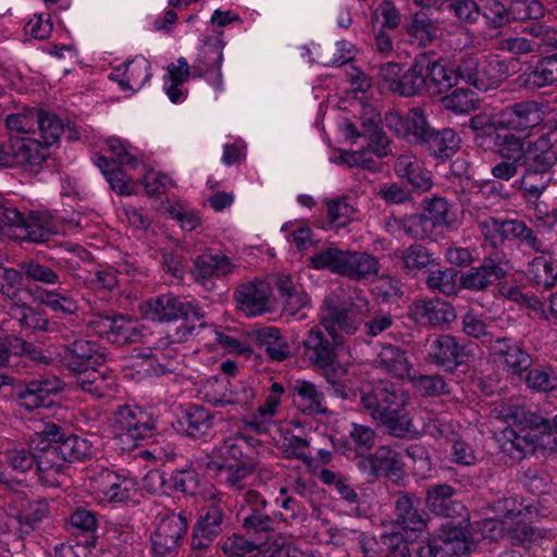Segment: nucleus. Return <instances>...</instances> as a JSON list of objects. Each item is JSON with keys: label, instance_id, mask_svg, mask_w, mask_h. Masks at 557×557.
<instances>
[{"label": "nucleus", "instance_id": "nucleus-1", "mask_svg": "<svg viewBox=\"0 0 557 557\" xmlns=\"http://www.w3.org/2000/svg\"><path fill=\"white\" fill-rule=\"evenodd\" d=\"M36 458V473L41 484L60 486L59 474L67 462L84 461L91 457V443L81 436L67 434L60 425L45 422L28 442Z\"/></svg>", "mask_w": 557, "mask_h": 557}, {"label": "nucleus", "instance_id": "nucleus-2", "mask_svg": "<svg viewBox=\"0 0 557 557\" xmlns=\"http://www.w3.org/2000/svg\"><path fill=\"white\" fill-rule=\"evenodd\" d=\"M406 401L405 392L391 381H377L360 392L363 411L395 437H405L413 429L405 410Z\"/></svg>", "mask_w": 557, "mask_h": 557}, {"label": "nucleus", "instance_id": "nucleus-3", "mask_svg": "<svg viewBox=\"0 0 557 557\" xmlns=\"http://www.w3.org/2000/svg\"><path fill=\"white\" fill-rule=\"evenodd\" d=\"M146 315L158 322L182 319V324L176 329L177 341L188 339L206 324L205 314L195 304L171 294L161 295L148 301Z\"/></svg>", "mask_w": 557, "mask_h": 557}, {"label": "nucleus", "instance_id": "nucleus-4", "mask_svg": "<svg viewBox=\"0 0 557 557\" xmlns=\"http://www.w3.org/2000/svg\"><path fill=\"white\" fill-rule=\"evenodd\" d=\"M371 312L366 297L356 295L341 301L337 294L327 295L321 308L320 323L330 334L342 332L354 335Z\"/></svg>", "mask_w": 557, "mask_h": 557}, {"label": "nucleus", "instance_id": "nucleus-5", "mask_svg": "<svg viewBox=\"0 0 557 557\" xmlns=\"http://www.w3.org/2000/svg\"><path fill=\"white\" fill-rule=\"evenodd\" d=\"M2 220L18 230L16 238L21 242L42 244L58 232L54 215L47 210L21 211L5 206L1 211Z\"/></svg>", "mask_w": 557, "mask_h": 557}, {"label": "nucleus", "instance_id": "nucleus-6", "mask_svg": "<svg viewBox=\"0 0 557 557\" xmlns=\"http://www.w3.org/2000/svg\"><path fill=\"white\" fill-rule=\"evenodd\" d=\"M227 505L221 494H214L200 508L193 528L190 547L194 552L208 549L227 528Z\"/></svg>", "mask_w": 557, "mask_h": 557}, {"label": "nucleus", "instance_id": "nucleus-7", "mask_svg": "<svg viewBox=\"0 0 557 557\" xmlns=\"http://www.w3.org/2000/svg\"><path fill=\"white\" fill-rule=\"evenodd\" d=\"M113 428L115 438L120 441L122 448L132 449L153 436L156 423L145 410L123 406L114 412Z\"/></svg>", "mask_w": 557, "mask_h": 557}, {"label": "nucleus", "instance_id": "nucleus-8", "mask_svg": "<svg viewBox=\"0 0 557 557\" xmlns=\"http://www.w3.org/2000/svg\"><path fill=\"white\" fill-rule=\"evenodd\" d=\"M88 327L98 336L116 345L145 342L149 335L147 329L123 314L94 313L88 320Z\"/></svg>", "mask_w": 557, "mask_h": 557}, {"label": "nucleus", "instance_id": "nucleus-9", "mask_svg": "<svg viewBox=\"0 0 557 557\" xmlns=\"http://www.w3.org/2000/svg\"><path fill=\"white\" fill-rule=\"evenodd\" d=\"M545 120L544 104L523 100L502 109L495 121V129L508 131L530 137Z\"/></svg>", "mask_w": 557, "mask_h": 557}, {"label": "nucleus", "instance_id": "nucleus-10", "mask_svg": "<svg viewBox=\"0 0 557 557\" xmlns=\"http://www.w3.org/2000/svg\"><path fill=\"white\" fill-rule=\"evenodd\" d=\"M454 73L459 79L474 86L478 90H487L506 76V65L498 59H480L473 54L460 58Z\"/></svg>", "mask_w": 557, "mask_h": 557}, {"label": "nucleus", "instance_id": "nucleus-11", "mask_svg": "<svg viewBox=\"0 0 557 557\" xmlns=\"http://www.w3.org/2000/svg\"><path fill=\"white\" fill-rule=\"evenodd\" d=\"M187 528V517L183 511L161 518L150 536L153 556L175 557Z\"/></svg>", "mask_w": 557, "mask_h": 557}, {"label": "nucleus", "instance_id": "nucleus-12", "mask_svg": "<svg viewBox=\"0 0 557 557\" xmlns=\"http://www.w3.org/2000/svg\"><path fill=\"white\" fill-rule=\"evenodd\" d=\"M304 354L324 377H332L335 370H342L337 359V347L319 327H312L302 341Z\"/></svg>", "mask_w": 557, "mask_h": 557}, {"label": "nucleus", "instance_id": "nucleus-13", "mask_svg": "<svg viewBox=\"0 0 557 557\" xmlns=\"http://www.w3.org/2000/svg\"><path fill=\"white\" fill-rule=\"evenodd\" d=\"M267 500L256 491H247L243 495L237 519L247 535H262L273 531L278 523L276 516L267 511Z\"/></svg>", "mask_w": 557, "mask_h": 557}, {"label": "nucleus", "instance_id": "nucleus-14", "mask_svg": "<svg viewBox=\"0 0 557 557\" xmlns=\"http://www.w3.org/2000/svg\"><path fill=\"white\" fill-rule=\"evenodd\" d=\"M425 505L429 510L451 523H465L469 520L466 506L457 498V490L446 483L433 484L426 488Z\"/></svg>", "mask_w": 557, "mask_h": 557}, {"label": "nucleus", "instance_id": "nucleus-15", "mask_svg": "<svg viewBox=\"0 0 557 557\" xmlns=\"http://www.w3.org/2000/svg\"><path fill=\"white\" fill-rule=\"evenodd\" d=\"M236 265L223 253H202L193 261L190 275L196 284L208 292L216 288V280L234 272Z\"/></svg>", "mask_w": 557, "mask_h": 557}, {"label": "nucleus", "instance_id": "nucleus-16", "mask_svg": "<svg viewBox=\"0 0 557 557\" xmlns=\"http://www.w3.org/2000/svg\"><path fill=\"white\" fill-rule=\"evenodd\" d=\"M502 447L515 459H522L528 455H532L539 447L543 449L557 450V437L548 438L540 437L532 430L506 428L503 431Z\"/></svg>", "mask_w": 557, "mask_h": 557}, {"label": "nucleus", "instance_id": "nucleus-17", "mask_svg": "<svg viewBox=\"0 0 557 557\" xmlns=\"http://www.w3.org/2000/svg\"><path fill=\"white\" fill-rule=\"evenodd\" d=\"M272 289L268 282L251 281L235 292L238 309L247 317H257L271 310Z\"/></svg>", "mask_w": 557, "mask_h": 557}, {"label": "nucleus", "instance_id": "nucleus-18", "mask_svg": "<svg viewBox=\"0 0 557 557\" xmlns=\"http://www.w3.org/2000/svg\"><path fill=\"white\" fill-rule=\"evenodd\" d=\"M428 360L445 371L454 372L463 362L465 347L457 337L441 334L428 341Z\"/></svg>", "mask_w": 557, "mask_h": 557}, {"label": "nucleus", "instance_id": "nucleus-19", "mask_svg": "<svg viewBox=\"0 0 557 557\" xmlns=\"http://www.w3.org/2000/svg\"><path fill=\"white\" fill-rule=\"evenodd\" d=\"M409 314L417 322L430 326H442L455 321L457 314L454 306L438 297L414 300Z\"/></svg>", "mask_w": 557, "mask_h": 557}, {"label": "nucleus", "instance_id": "nucleus-20", "mask_svg": "<svg viewBox=\"0 0 557 557\" xmlns=\"http://www.w3.org/2000/svg\"><path fill=\"white\" fill-rule=\"evenodd\" d=\"M63 389L62 381L54 375L40 376L25 383L17 392L20 405L34 410L49 405V397Z\"/></svg>", "mask_w": 557, "mask_h": 557}, {"label": "nucleus", "instance_id": "nucleus-21", "mask_svg": "<svg viewBox=\"0 0 557 557\" xmlns=\"http://www.w3.org/2000/svg\"><path fill=\"white\" fill-rule=\"evenodd\" d=\"M92 486L108 502L124 503L133 497L137 483L129 476L103 469L92 478Z\"/></svg>", "mask_w": 557, "mask_h": 557}, {"label": "nucleus", "instance_id": "nucleus-22", "mask_svg": "<svg viewBox=\"0 0 557 557\" xmlns=\"http://www.w3.org/2000/svg\"><path fill=\"white\" fill-rule=\"evenodd\" d=\"M490 352L512 374H521L532 364L531 356L517 342L508 337L490 341Z\"/></svg>", "mask_w": 557, "mask_h": 557}, {"label": "nucleus", "instance_id": "nucleus-23", "mask_svg": "<svg viewBox=\"0 0 557 557\" xmlns=\"http://www.w3.org/2000/svg\"><path fill=\"white\" fill-rule=\"evenodd\" d=\"M506 271L500 262L492 257H485L479 267H472L460 276L463 288L482 292L504 278Z\"/></svg>", "mask_w": 557, "mask_h": 557}, {"label": "nucleus", "instance_id": "nucleus-24", "mask_svg": "<svg viewBox=\"0 0 557 557\" xmlns=\"http://www.w3.org/2000/svg\"><path fill=\"white\" fill-rule=\"evenodd\" d=\"M557 162L556 151L549 134H542L534 140L527 141L522 168L540 172H550Z\"/></svg>", "mask_w": 557, "mask_h": 557}, {"label": "nucleus", "instance_id": "nucleus-25", "mask_svg": "<svg viewBox=\"0 0 557 557\" xmlns=\"http://www.w3.org/2000/svg\"><path fill=\"white\" fill-rule=\"evenodd\" d=\"M10 168L41 164L48 157L39 139L15 137L9 140Z\"/></svg>", "mask_w": 557, "mask_h": 557}, {"label": "nucleus", "instance_id": "nucleus-26", "mask_svg": "<svg viewBox=\"0 0 557 557\" xmlns=\"http://www.w3.org/2000/svg\"><path fill=\"white\" fill-rule=\"evenodd\" d=\"M518 84L528 90H537L557 82V53L541 59L528 67L518 78Z\"/></svg>", "mask_w": 557, "mask_h": 557}, {"label": "nucleus", "instance_id": "nucleus-27", "mask_svg": "<svg viewBox=\"0 0 557 557\" xmlns=\"http://www.w3.org/2000/svg\"><path fill=\"white\" fill-rule=\"evenodd\" d=\"M394 257L400 261L403 271L411 276H417L419 272L424 271L437 264L435 253L422 244H411L404 249H397Z\"/></svg>", "mask_w": 557, "mask_h": 557}, {"label": "nucleus", "instance_id": "nucleus-28", "mask_svg": "<svg viewBox=\"0 0 557 557\" xmlns=\"http://www.w3.org/2000/svg\"><path fill=\"white\" fill-rule=\"evenodd\" d=\"M359 466L374 476H399L403 471L400 455L388 446L379 447L373 455L360 460Z\"/></svg>", "mask_w": 557, "mask_h": 557}, {"label": "nucleus", "instance_id": "nucleus-29", "mask_svg": "<svg viewBox=\"0 0 557 557\" xmlns=\"http://www.w3.org/2000/svg\"><path fill=\"white\" fill-rule=\"evenodd\" d=\"M410 42L420 48L431 46L441 35L440 21L425 12H417L405 25Z\"/></svg>", "mask_w": 557, "mask_h": 557}, {"label": "nucleus", "instance_id": "nucleus-30", "mask_svg": "<svg viewBox=\"0 0 557 557\" xmlns=\"http://www.w3.org/2000/svg\"><path fill=\"white\" fill-rule=\"evenodd\" d=\"M215 416L201 406H189L177 420V430L191 438H199L209 433Z\"/></svg>", "mask_w": 557, "mask_h": 557}, {"label": "nucleus", "instance_id": "nucleus-31", "mask_svg": "<svg viewBox=\"0 0 557 557\" xmlns=\"http://www.w3.org/2000/svg\"><path fill=\"white\" fill-rule=\"evenodd\" d=\"M451 524V527L441 529L436 536L438 545L442 548V557L462 556L470 553L474 546L472 537L469 539L465 532L469 520L465 523Z\"/></svg>", "mask_w": 557, "mask_h": 557}, {"label": "nucleus", "instance_id": "nucleus-32", "mask_svg": "<svg viewBox=\"0 0 557 557\" xmlns=\"http://www.w3.org/2000/svg\"><path fill=\"white\" fill-rule=\"evenodd\" d=\"M460 136L453 128L432 129L422 147L436 160H449L460 148Z\"/></svg>", "mask_w": 557, "mask_h": 557}, {"label": "nucleus", "instance_id": "nucleus-33", "mask_svg": "<svg viewBox=\"0 0 557 557\" xmlns=\"http://www.w3.org/2000/svg\"><path fill=\"white\" fill-rule=\"evenodd\" d=\"M425 70H428L426 53H420L406 72L401 71L393 92L401 97H413L426 90V81L423 76Z\"/></svg>", "mask_w": 557, "mask_h": 557}, {"label": "nucleus", "instance_id": "nucleus-34", "mask_svg": "<svg viewBox=\"0 0 557 557\" xmlns=\"http://www.w3.org/2000/svg\"><path fill=\"white\" fill-rule=\"evenodd\" d=\"M396 521L404 529L419 531L425 525L424 512L420 510V498L405 492L395 495Z\"/></svg>", "mask_w": 557, "mask_h": 557}, {"label": "nucleus", "instance_id": "nucleus-35", "mask_svg": "<svg viewBox=\"0 0 557 557\" xmlns=\"http://www.w3.org/2000/svg\"><path fill=\"white\" fill-rule=\"evenodd\" d=\"M372 362L375 368L397 379L409 376L411 369L406 351L392 344L383 345Z\"/></svg>", "mask_w": 557, "mask_h": 557}, {"label": "nucleus", "instance_id": "nucleus-36", "mask_svg": "<svg viewBox=\"0 0 557 557\" xmlns=\"http://www.w3.org/2000/svg\"><path fill=\"white\" fill-rule=\"evenodd\" d=\"M256 343L263 348L267 356L276 362H281L290 357V348L286 337L276 327L268 326L256 331Z\"/></svg>", "mask_w": 557, "mask_h": 557}, {"label": "nucleus", "instance_id": "nucleus-37", "mask_svg": "<svg viewBox=\"0 0 557 557\" xmlns=\"http://www.w3.org/2000/svg\"><path fill=\"white\" fill-rule=\"evenodd\" d=\"M425 212L417 214L421 218L419 230L422 231V238L426 237L436 226H449L454 221L449 212L448 202L441 197H435L424 201Z\"/></svg>", "mask_w": 557, "mask_h": 557}, {"label": "nucleus", "instance_id": "nucleus-38", "mask_svg": "<svg viewBox=\"0 0 557 557\" xmlns=\"http://www.w3.org/2000/svg\"><path fill=\"white\" fill-rule=\"evenodd\" d=\"M394 170L399 177L406 178L421 190H428L432 186L430 172L422 168L420 160L413 154L398 156Z\"/></svg>", "mask_w": 557, "mask_h": 557}, {"label": "nucleus", "instance_id": "nucleus-39", "mask_svg": "<svg viewBox=\"0 0 557 557\" xmlns=\"http://www.w3.org/2000/svg\"><path fill=\"white\" fill-rule=\"evenodd\" d=\"M223 38L222 33H220L214 38H209L205 42V47L201 51L200 57L198 58V62L202 64L200 69V75H202V71L208 73L209 71H215V77L213 81V85L216 89L221 90L223 85L221 66L223 62Z\"/></svg>", "mask_w": 557, "mask_h": 557}, {"label": "nucleus", "instance_id": "nucleus-40", "mask_svg": "<svg viewBox=\"0 0 557 557\" xmlns=\"http://www.w3.org/2000/svg\"><path fill=\"white\" fill-rule=\"evenodd\" d=\"M293 394L298 407L307 414L325 413L323 393L313 384L307 381L296 382L293 386Z\"/></svg>", "mask_w": 557, "mask_h": 557}, {"label": "nucleus", "instance_id": "nucleus-41", "mask_svg": "<svg viewBox=\"0 0 557 557\" xmlns=\"http://www.w3.org/2000/svg\"><path fill=\"white\" fill-rule=\"evenodd\" d=\"M428 70L423 71L426 90L444 92L457 84L454 69L447 67L443 60H433L426 54Z\"/></svg>", "mask_w": 557, "mask_h": 557}, {"label": "nucleus", "instance_id": "nucleus-42", "mask_svg": "<svg viewBox=\"0 0 557 557\" xmlns=\"http://www.w3.org/2000/svg\"><path fill=\"white\" fill-rule=\"evenodd\" d=\"M553 181L552 172H540L524 169L518 182V189L528 202L537 201Z\"/></svg>", "mask_w": 557, "mask_h": 557}, {"label": "nucleus", "instance_id": "nucleus-43", "mask_svg": "<svg viewBox=\"0 0 557 557\" xmlns=\"http://www.w3.org/2000/svg\"><path fill=\"white\" fill-rule=\"evenodd\" d=\"M344 276L352 280H364L376 276L380 271L379 260L367 252H347Z\"/></svg>", "mask_w": 557, "mask_h": 557}, {"label": "nucleus", "instance_id": "nucleus-44", "mask_svg": "<svg viewBox=\"0 0 557 557\" xmlns=\"http://www.w3.org/2000/svg\"><path fill=\"white\" fill-rule=\"evenodd\" d=\"M8 314L15 320L20 327L29 331H47L49 321L34 307L26 302L12 301L8 308Z\"/></svg>", "mask_w": 557, "mask_h": 557}, {"label": "nucleus", "instance_id": "nucleus-45", "mask_svg": "<svg viewBox=\"0 0 557 557\" xmlns=\"http://www.w3.org/2000/svg\"><path fill=\"white\" fill-rule=\"evenodd\" d=\"M347 252L348 250L330 246L313 253L308 259V262L314 270H327L334 274L344 276Z\"/></svg>", "mask_w": 557, "mask_h": 557}, {"label": "nucleus", "instance_id": "nucleus-46", "mask_svg": "<svg viewBox=\"0 0 557 557\" xmlns=\"http://www.w3.org/2000/svg\"><path fill=\"white\" fill-rule=\"evenodd\" d=\"M260 470L259 463L252 458L225 465L221 468L224 483L234 491H242L246 481Z\"/></svg>", "mask_w": 557, "mask_h": 557}, {"label": "nucleus", "instance_id": "nucleus-47", "mask_svg": "<svg viewBox=\"0 0 557 557\" xmlns=\"http://www.w3.org/2000/svg\"><path fill=\"white\" fill-rule=\"evenodd\" d=\"M528 278L537 286L553 287L557 282V261L550 257H535L528 265Z\"/></svg>", "mask_w": 557, "mask_h": 557}, {"label": "nucleus", "instance_id": "nucleus-48", "mask_svg": "<svg viewBox=\"0 0 557 557\" xmlns=\"http://www.w3.org/2000/svg\"><path fill=\"white\" fill-rule=\"evenodd\" d=\"M512 511L513 508H508L503 520L490 518L469 524L471 528L470 535L473 542L475 543L481 540L496 541L506 535V530L509 528L507 525L508 520L512 519Z\"/></svg>", "mask_w": 557, "mask_h": 557}, {"label": "nucleus", "instance_id": "nucleus-49", "mask_svg": "<svg viewBox=\"0 0 557 557\" xmlns=\"http://www.w3.org/2000/svg\"><path fill=\"white\" fill-rule=\"evenodd\" d=\"M98 356L88 341H75L69 345L63 356L64 366L69 370H79L97 363Z\"/></svg>", "mask_w": 557, "mask_h": 557}, {"label": "nucleus", "instance_id": "nucleus-50", "mask_svg": "<svg viewBox=\"0 0 557 557\" xmlns=\"http://www.w3.org/2000/svg\"><path fill=\"white\" fill-rule=\"evenodd\" d=\"M37 132L41 145L48 149L59 143L61 135L64 133V123L58 115L39 110L38 123H36Z\"/></svg>", "mask_w": 557, "mask_h": 557}, {"label": "nucleus", "instance_id": "nucleus-51", "mask_svg": "<svg viewBox=\"0 0 557 557\" xmlns=\"http://www.w3.org/2000/svg\"><path fill=\"white\" fill-rule=\"evenodd\" d=\"M497 153L502 159L515 162L522 166L527 150V141L523 137L507 133L504 136L497 135Z\"/></svg>", "mask_w": 557, "mask_h": 557}, {"label": "nucleus", "instance_id": "nucleus-52", "mask_svg": "<svg viewBox=\"0 0 557 557\" xmlns=\"http://www.w3.org/2000/svg\"><path fill=\"white\" fill-rule=\"evenodd\" d=\"M490 326L491 323L487 321V318L473 309L468 310L461 317L462 332L470 337L480 339L482 343L490 344V341H494Z\"/></svg>", "mask_w": 557, "mask_h": 557}, {"label": "nucleus", "instance_id": "nucleus-53", "mask_svg": "<svg viewBox=\"0 0 557 557\" xmlns=\"http://www.w3.org/2000/svg\"><path fill=\"white\" fill-rule=\"evenodd\" d=\"M512 220L487 218L479 223L481 234L491 246L497 248L503 245L511 234Z\"/></svg>", "mask_w": 557, "mask_h": 557}, {"label": "nucleus", "instance_id": "nucleus-54", "mask_svg": "<svg viewBox=\"0 0 557 557\" xmlns=\"http://www.w3.org/2000/svg\"><path fill=\"white\" fill-rule=\"evenodd\" d=\"M20 268L28 281L49 286L61 285L63 282L57 271L37 260L24 261Z\"/></svg>", "mask_w": 557, "mask_h": 557}, {"label": "nucleus", "instance_id": "nucleus-55", "mask_svg": "<svg viewBox=\"0 0 557 557\" xmlns=\"http://www.w3.org/2000/svg\"><path fill=\"white\" fill-rule=\"evenodd\" d=\"M426 287L445 296L456 295L458 292L457 271L451 268L430 271L425 278Z\"/></svg>", "mask_w": 557, "mask_h": 557}, {"label": "nucleus", "instance_id": "nucleus-56", "mask_svg": "<svg viewBox=\"0 0 557 557\" xmlns=\"http://www.w3.org/2000/svg\"><path fill=\"white\" fill-rule=\"evenodd\" d=\"M442 101L446 110L456 114H469L479 107L476 94L463 88L455 89L450 95L445 96Z\"/></svg>", "mask_w": 557, "mask_h": 557}, {"label": "nucleus", "instance_id": "nucleus-57", "mask_svg": "<svg viewBox=\"0 0 557 557\" xmlns=\"http://www.w3.org/2000/svg\"><path fill=\"white\" fill-rule=\"evenodd\" d=\"M406 137L419 145H423L424 140L432 132L428 120L420 108H413L406 114Z\"/></svg>", "mask_w": 557, "mask_h": 557}, {"label": "nucleus", "instance_id": "nucleus-58", "mask_svg": "<svg viewBox=\"0 0 557 557\" xmlns=\"http://www.w3.org/2000/svg\"><path fill=\"white\" fill-rule=\"evenodd\" d=\"M94 366L70 371L75 375L74 384L76 386L96 397H101L104 394V379Z\"/></svg>", "mask_w": 557, "mask_h": 557}, {"label": "nucleus", "instance_id": "nucleus-59", "mask_svg": "<svg viewBox=\"0 0 557 557\" xmlns=\"http://www.w3.org/2000/svg\"><path fill=\"white\" fill-rule=\"evenodd\" d=\"M97 166L101 170L112 189L121 195H129L133 188L125 172L121 169L122 165H111L107 157H98Z\"/></svg>", "mask_w": 557, "mask_h": 557}, {"label": "nucleus", "instance_id": "nucleus-60", "mask_svg": "<svg viewBox=\"0 0 557 557\" xmlns=\"http://www.w3.org/2000/svg\"><path fill=\"white\" fill-rule=\"evenodd\" d=\"M41 301L53 312L71 315L78 311V304L69 290H47Z\"/></svg>", "mask_w": 557, "mask_h": 557}, {"label": "nucleus", "instance_id": "nucleus-61", "mask_svg": "<svg viewBox=\"0 0 557 557\" xmlns=\"http://www.w3.org/2000/svg\"><path fill=\"white\" fill-rule=\"evenodd\" d=\"M510 237L535 252L546 251L544 240L540 237V232L529 227L523 221L512 220Z\"/></svg>", "mask_w": 557, "mask_h": 557}, {"label": "nucleus", "instance_id": "nucleus-62", "mask_svg": "<svg viewBox=\"0 0 557 557\" xmlns=\"http://www.w3.org/2000/svg\"><path fill=\"white\" fill-rule=\"evenodd\" d=\"M481 16L491 28H500L512 22L511 7L507 8L499 0H487L482 8Z\"/></svg>", "mask_w": 557, "mask_h": 557}, {"label": "nucleus", "instance_id": "nucleus-63", "mask_svg": "<svg viewBox=\"0 0 557 557\" xmlns=\"http://www.w3.org/2000/svg\"><path fill=\"white\" fill-rule=\"evenodd\" d=\"M520 482L530 493L544 495L550 488L552 479L543 469L529 468L521 473Z\"/></svg>", "mask_w": 557, "mask_h": 557}, {"label": "nucleus", "instance_id": "nucleus-64", "mask_svg": "<svg viewBox=\"0 0 557 557\" xmlns=\"http://www.w3.org/2000/svg\"><path fill=\"white\" fill-rule=\"evenodd\" d=\"M218 546L226 557H246L247 554L257 549L258 545L249 540H246L238 533L222 539Z\"/></svg>", "mask_w": 557, "mask_h": 557}]
</instances>
